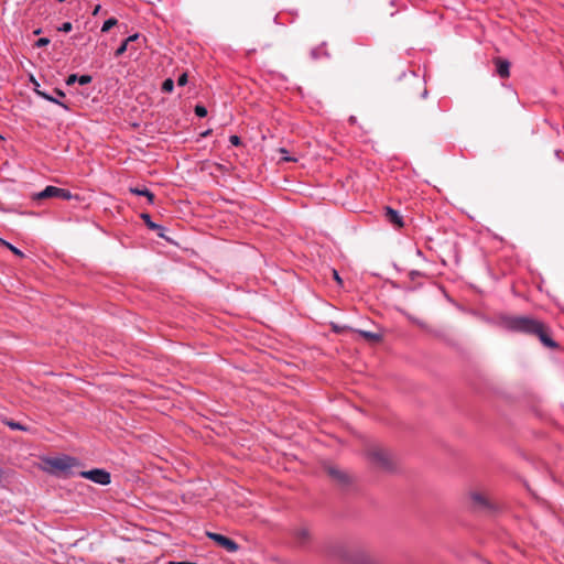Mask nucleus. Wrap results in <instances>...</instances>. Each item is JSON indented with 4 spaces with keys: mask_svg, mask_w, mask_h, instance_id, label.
I'll return each mask as SVG.
<instances>
[{
    "mask_svg": "<svg viewBox=\"0 0 564 564\" xmlns=\"http://www.w3.org/2000/svg\"><path fill=\"white\" fill-rule=\"evenodd\" d=\"M503 328L510 332L536 336L547 348L555 349L557 344L552 339L549 327L531 316L505 315L500 318Z\"/></svg>",
    "mask_w": 564,
    "mask_h": 564,
    "instance_id": "nucleus-1",
    "label": "nucleus"
},
{
    "mask_svg": "<svg viewBox=\"0 0 564 564\" xmlns=\"http://www.w3.org/2000/svg\"><path fill=\"white\" fill-rule=\"evenodd\" d=\"M48 470L51 473L68 476L72 474V469L74 467L79 466V462L75 457H70L67 455L61 456V457H53L45 460Z\"/></svg>",
    "mask_w": 564,
    "mask_h": 564,
    "instance_id": "nucleus-2",
    "label": "nucleus"
},
{
    "mask_svg": "<svg viewBox=\"0 0 564 564\" xmlns=\"http://www.w3.org/2000/svg\"><path fill=\"white\" fill-rule=\"evenodd\" d=\"M367 456L371 464L381 469H390L392 467L390 454L378 445H370L367 448Z\"/></svg>",
    "mask_w": 564,
    "mask_h": 564,
    "instance_id": "nucleus-3",
    "label": "nucleus"
},
{
    "mask_svg": "<svg viewBox=\"0 0 564 564\" xmlns=\"http://www.w3.org/2000/svg\"><path fill=\"white\" fill-rule=\"evenodd\" d=\"M72 197L73 195L68 189L59 188L52 185L46 186L42 192L37 193L34 196L35 199L61 198L65 200H68Z\"/></svg>",
    "mask_w": 564,
    "mask_h": 564,
    "instance_id": "nucleus-4",
    "label": "nucleus"
},
{
    "mask_svg": "<svg viewBox=\"0 0 564 564\" xmlns=\"http://www.w3.org/2000/svg\"><path fill=\"white\" fill-rule=\"evenodd\" d=\"M470 508L475 511H485L491 509V503L486 494L480 491H471L468 495Z\"/></svg>",
    "mask_w": 564,
    "mask_h": 564,
    "instance_id": "nucleus-5",
    "label": "nucleus"
},
{
    "mask_svg": "<svg viewBox=\"0 0 564 564\" xmlns=\"http://www.w3.org/2000/svg\"><path fill=\"white\" fill-rule=\"evenodd\" d=\"M207 536L229 553H235L239 550V545L234 540L223 534L207 532Z\"/></svg>",
    "mask_w": 564,
    "mask_h": 564,
    "instance_id": "nucleus-6",
    "label": "nucleus"
},
{
    "mask_svg": "<svg viewBox=\"0 0 564 564\" xmlns=\"http://www.w3.org/2000/svg\"><path fill=\"white\" fill-rule=\"evenodd\" d=\"M80 475L99 485H108L111 481L110 474L104 469L96 468L88 471H83Z\"/></svg>",
    "mask_w": 564,
    "mask_h": 564,
    "instance_id": "nucleus-7",
    "label": "nucleus"
},
{
    "mask_svg": "<svg viewBox=\"0 0 564 564\" xmlns=\"http://www.w3.org/2000/svg\"><path fill=\"white\" fill-rule=\"evenodd\" d=\"M384 217L386 220L395 228H402L404 226L403 217L391 207L384 208Z\"/></svg>",
    "mask_w": 564,
    "mask_h": 564,
    "instance_id": "nucleus-8",
    "label": "nucleus"
},
{
    "mask_svg": "<svg viewBox=\"0 0 564 564\" xmlns=\"http://www.w3.org/2000/svg\"><path fill=\"white\" fill-rule=\"evenodd\" d=\"M494 63L499 77L508 78L510 76V63L507 59L496 57Z\"/></svg>",
    "mask_w": 564,
    "mask_h": 564,
    "instance_id": "nucleus-9",
    "label": "nucleus"
},
{
    "mask_svg": "<svg viewBox=\"0 0 564 564\" xmlns=\"http://www.w3.org/2000/svg\"><path fill=\"white\" fill-rule=\"evenodd\" d=\"M129 191L131 194L138 196H145L148 198L149 204L154 203V194L150 192L147 187H130Z\"/></svg>",
    "mask_w": 564,
    "mask_h": 564,
    "instance_id": "nucleus-10",
    "label": "nucleus"
},
{
    "mask_svg": "<svg viewBox=\"0 0 564 564\" xmlns=\"http://www.w3.org/2000/svg\"><path fill=\"white\" fill-rule=\"evenodd\" d=\"M327 471L333 479L337 480L340 484H345L348 480L347 475L335 467H329Z\"/></svg>",
    "mask_w": 564,
    "mask_h": 564,
    "instance_id": "nucleus-11",
    "label": "nucleus"
},
{
    "mask_svg": "<svg viewBox=\"0 0 564 564\" xmlns=\"http://www.w3.org/2000/svg\"><path fill=\"white\" fill-rule=\"evenodd\" d=\"M294 536H295L297 543L304 544L310 539V533H308L307 529L300 528V529L295 530Z\"/></svg>",
    "mask_w": 564,
    "mask_h": 564,
    "instance_id": "nucleus-12",
    "label": "nucleus"
},
{
    "mask_svg": "<svg viewBox=\"0 0 564 564\" xmlns=\"http://www.w3.org/2000/svg\"><path fill=\"white\" fill-rule=\"evenodd\" d=\"M37 95L41 96L42 98L51 101V102H54V104H57L59 105L61 107H63L64 109H68V106L65 105L64 102L59 101L58 99L55 98V96H52V95H48L46 93H43V91H39L36 90Z\"/></svg>",
    "mask_w": 564,
    "mask_h": 564,
    "instance_id": "nucleus-13",
    "label": "nucleus"
},
{
    "mask_svg": "<svg viewBox=\"0 0 564 564\" xmlns=\"http://www.w3.org/2000/svg\"><path fill=\"white\" fill-rule=\"evenodd\" d=\"M138 37H127L126 41L121 43V45L115 51V56L119 57L128 50V44L131 41H135Z\"/></svg>",
    "mask_w": 564,
    "mask_h": 564,
    "instance_id": "nucleus-14",
    "label": "nucleus"
},
{
    "mask_svg": "<svg viewBox=\"0 0 564 564\" xmlns=\"http://www.w3.org/2000/svg\"><path fill=\"white\" fill-rule=\"evenodd\" d=\"M141 218L144 220V223L147 224V226L150 228V229H153V230H163L164 228L155 223H153L151 220V217L149 214H142L141 215Z\"/></svg>",
    "mask_w": 564,
    "mask_h": 564,
    "instance_id": "nucleus-15",
    "label": "nucleus"
},
{
    "mask_svg": "<svg viewBox=\"0 0 564 564\" xmlns=\"http://www.w3.org/2000/svg\"><path fill=\"white\" fill-rule=\"evenodd\" d=\"M3 423L9 426L11 430H20V431H28L29 427L28 426H24L22 425L21 423L19 422H14L12 420H4Z\"/></svg>",
    "mask_w": 564,
    "mask_h": 564,
    "instance_id": "nucleus-16",
    "label": "nucleus"
},
{
    "mask_svg": "<svg viewBox=\"0 0 564 564\" xmlns=\"http://www.w3.org/2000/svg\"><path fill=\"white\" fill-rule=\"evenodd\" d=\"M118 25V20L115 18H110L101 26V32L107 33L111 30L112 26Z\"/></svg>",
    "mask_w": 564,
    "mask_h": 564,
    "instance_id": "nucleus-17",
    "label": "nucleus"
},
{
    "mask_svg": "<svg viewBox=\"0 0 564 564\" xmlns=\"http://www.w3.org/2000/svg\"><path fill=\"white\" fill-rule=\"evenodd\" d=\"M359 334L368 339V340H371V341H378L380 340L381 336L379 334H376V333H371V332H367V330H360Z\"/></svg>",
    "mask_w": 564,
    "mask_h": 564,
    "instance_id": "nucleus-18",
    "label": "nucleus"
},
{
    "mask_svg": "<svg viewBox=\"0 0 564 564\" xmlns=\"http://www.w3.org/2000/svg\"><path fill=\"white\" fill-rule=\"evenodd\" d=\"M174 89V80L172 78H166L162 84V91L170 94Z\"/></svg>",
    "mask_w": 564,
    "mask_h": 564,
    "instance_id": "nucleus-19",
    "label": "nucleus"
},
{
    "mask_svg": "<svg viewBox=\"0 0 564 564\" xmlns=\"http://www.w3.org/2000/svg\"><path fill=\"white\" fill-rule=\"evenodd\" d=\"M0 242L6 246L9 250H11L15 256L18 257H23V252L21 250H19L18 248H15L14 246H12L11 243H9L8 241H4L3 239L0 238Z\"/></svg>",
    "mask_w": 564,
    "mask_h": 564,
    "instance_id": "nucleus-20",
    "label": "nucleus"
},
{
    "mask_svg": "<svg viewBox=\"0 0 564 564\" xmlns=\"http://www.w3.org/2000/svg\"><path fill=\"white\" fill-rule=\"evenodd\" d=\"M311 55L314 59H317L321 58L322 56H327V53L322 47H317L311 51Z\"/></svg>",
    "mask_w": 564,
    "mask_h": 564,
    "instance_id": "nucleus-21",
    "label": "nucleus"
},
{
    "mask_svg": "<svg viewBox=\"0 0 564 564\" xmlns=\"http://www.w3.org/2000/svg\"><path fill=\"white\" fill-rule=\"evenodd\" d=\"M194 111H195V115L199 118H204L207 116V109L202 105H196Z\"/></svg>",
    "mask_w": 564,
    "mask_h": 564,
    "instance_id": "nucleus-22",
    "label": "nucleus"
},
{
    "mask_svg": "<svg viewBox=\"0 0 564 564\" xmlns=\"http://www.w3.org/2000/svg\"><path fill=\"white\" fill-rule=\"evenodd\" d=\"M73 30V25L70 22H64L61 26L57 28L58 32H70Z\"/></svg>",
    "mask_w": 564,
    "mask_h": 564,
    "instance_id": "nucleus-23",
    "label": "nucleus"
},
{
    "mask_svg": "<svg viewBox=\"0 0 564 564\" xmlns=\"http://www.w3.org/2000/svg\"><path fill=\"white\" fill-rule=\"evenodd\" d=\"M50 43V37H39V40L35 42V47H44Z\"/></svg>",
    "mask_w": 564,
    "mask_h": 564,
    "instance_id": "nucleus-24",
    "label": "nucleus"
},
{
    "mask_svg": "<svg viewBox=\"0 0 564 564\" xmlns=\"http://www.w3.org/2000/svg\"><path fill=\"white\" fill-rule=\"evenodd\" d=\"M91 76L90 75H82V76H78V79H77V83L79 85H87L91 82Z\"/></svg>",
    "mask_w": 564,
    "mask_h": 564,
    "instance_id": "nucleus-25",
    "label": "nucleus"
},
{
    "mask_svg": "<svg viewBox=\"0 0 564 564\" xmlns=\"http://www.w3.org/2000/svg\"><path fill=\"white\" fill-rule=\"evenodd\" d=\"M188 82V76H187V73H183L178 79H177V85L178 86H185Z\"/></svg>",
    "mask_w": 564,
    "mask_h": 564,
    "instance_id": "nucleus-26",
    "label": "nucleus"
},
{
    "mask_svg": "<svg viewBox=\"0 0 564 564\" xmlns=\"http://www.w3.org/2000/svg\"><path fill=\"white\" fill-rule=\"evenodd\" d=\"M78 76L76 74H72L66 79V85L72 86L77 83Z\"/></svg>",
    "mask_w": 564,
    "mask_h": 564,
    "instance_id": "nucleus-27",
    "label": "nucleus"
},
{
    "mask_svg": "<svg viewBox=\"0 0 564 564\" xmlns=\"http://www.w3.org/2000/svg\"><path fill=\"white\" fill-rule=\"evenodd\" d=\"M229 142H230L232 145L238 147V145H240L241 140H240V138H239L238 135L234 134V135H230V137H229Z\"/></svg>",
    "mask_w": 564,
    "mask_h": 564,
    "instance_id": "nucleus-28",
    "label": "nucleus"
},
{
    "mask_svg": "<svg viewBox=\"0 0 564 564\" xmlns=\"http://www.w3.org/2000/svg\"><path fill=\"white\" fill-rule=\"evenodd\" d=\"M281 161H284V162H295L296 159H294L292 156L284 155V156L281 158Z\"/></svg>",
    "mask_w": 564,
    "mask_h": 564,
    "instance_id": "nucleus-29",
    "label": "nucleus"
},
{
    "mask_svg": "<svg viewBox=\"0 0 564 564\" xmlns=\"http://www.w3.org/2000/svg\"><path fill=\"white\" fill-rule=\"evenodd\" d=\"M333 275H334V279H335L339 284H341V282H343V281H341V279H340V276H339V274H338V272H337L336 270H333Z\"/></svg>",
    "mask_w": 564,
    "mask_h": 564,
    "instance_id": "nucleus-30",
    "label": "nucleus"
},
{
    "mask_svg": "<svg viewBox=\"0 0 564 564\" xmlns=\"http://www.w3.org/2000/svg\"><path fill=\"white\" fill-rule=\"evenodd\" d=\"M555 155L558 160H564V153L561 150H556Z\"/></svg>",
    "mask_w": 564,
    "mask_h": 564,
    "instance_id": "nucleus-31",
    "label": "nucleus"
},
{
    "mask_svg": "<svg viewBox=\"0 0 564 564\" xmlns=\"http://www.w3.org/2000/svg\"><path fill=\"white\" fill-rule=\"evenodd\" d=\"M54 94H55L57 97H65V94H64L62 90H59V89H55V90H54Z\"/></svg>",
    "mask_w": 564,
    "mask_h": 564,
    "instance_id": "nucleus-32",
    "label": "nucleus"
},
{
    "mask_svg": "<svg viewBox=\"0 0 564 564\" xmlns=\"http://www.w3.org/2000/svg\"><path fill=\"white\" fill-rule=\"evenodd\" d=\"M99 10H100V6L98 4L95 7L93 14L96 15L99 12Z\"/></svg>",
    "mask_w": 564,
    "mask_h": 564,
    "instance_id": "nucleus-33",
    "label": "nucleus"
},
{
    "mask_svg": "<svg viewBox=\"0 0 564 564\" xmlns=\"http://www.w3.org/2000/svg\"><path fill=\"white\" fill-rule=\"evenodd\" d=\"M41 34V30L36 29L33 31V35L39 36Z\"/></svg>",
    "mask_w": 564,
    "mask_h": 564,
    "instance_id": "nucleus-34",
    "label": "nucleus"
},
{
    "mask_svg": "<svg viewBox=\"0 0 564 564\" xmlns=\"http://www.w3.org/2000/svg\"><path fill=\"white\" fill-rule=\"evenodd\" d=\"M279 151H280L282 154H286V153H288V151H286L285 149H283V148H281Z\"/></svg>",
    "mask_w": 564,
    "mask_h": 564,
    "instance_id": "nucleus-35",
    "label": "nucleus"
},
{
    "mask_svg": "<svg viewBox=\"0 0 564 564\" xmlns=\"http://www.w3.org/2000/svg\"><path fill=\"white\" fill-rule=\"evenodd\" d=\"M426 95H427V90H426V89H424V91H423V97H425Z\"/></svg>",
    "mask_w": 564,
    "mask_h": 564,
    "instance_id": "nucleus-36",
    "label": "nucleus"
}]
</instances>
